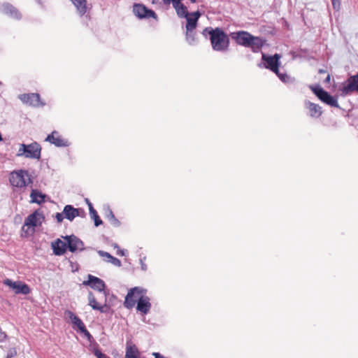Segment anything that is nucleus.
Returning <instances> with one entry per match:
<instances>
[{"label": "nucleus", "mask_w": 358, "mask_h": 358, "mask_svg": "<svg viewBox=\"0 0 358 358\" xmlns=\"http://www.w3.org/2000/svg\"><path fill=\"white\" fill-rule=\"evenodd\" d=\"M83 285L89 286L92 289L96 290L99 292H103L105 296V302L103 305H100L95 298L92 292H89L87 299L88 305L94 310H98L101 313H110L111 312L110 305L108 302L107 296L108 291L106 290L105 282L96 276L91 274L87 275V280L83 282Z\"/></svg>", "instance_id": "obj_1"}, {"label": "nucleus", "mask_w": 358, "mask_h": 358, "mask_svg": "<svg viewBox=\"0 0 358 358\" xmlns=\"http://www.w3.org/2000/svg\"><path fill=\"white\" fill-rule=\"evenodd\" d=\"M145 292L146 290L140 287L131 288L125 297L124 307L129 309L132 308L136 303L137 311L143 315L148 314L151 308V303L150 298L143 294Z\"/></svg>", "instance_id": "obj_2"}, {"label": "nucleus", "mask_w": 358, "mask_h": 358, "mask_svg": "<svg viewBox=\"0 0 358 358\" xmlns=\"http://www.w3.org/2000/svg\"><path fill=\"white\" fill-rule=\"evenodd\" d=\"M202 34L204 37L209 36L212 48L217 52H226L229 47V38L222 28L206 27Z\"/></svg>", "instance_id": "obj_3"}, {"label": "nucleus", "mask_w": 358, "mask_h": 358, "mask_svg": "<svg viewBox=\"0 0 358 358\" xmlns=\"http://www.w3.org/2000/svg\"><path fill=\"white\" fill-rule=\"evenodd\" d=\"M230 36L238 45L245 48H250L253 52L261 51L266 42L265 38L255 36L246 31L231 32Z\"/></svg>", "instance_id": "obj_4"}, {"label": "nucleus", "mask_w": 358, "mask_h": 358, "mask_svg": "<svg viewBox=\"0 0 358 358\" xmlns=\"http://www.w3.org/2000/svg\"><path fill=\"white\" fill-rule=\"evenodd\" d=\"M9 181L13 187L22 188L32 184L33 178L28 171L20 169L10 173Z\"/></svg>", "instance_id": "obj_5"}, {"label": "nucleus", "mask_w": 358, "mask_h": 358, "mask_svg": "<svg viewBox=\"0 0 358 358\" xmlns=\"http://www.w3.org/2000/svg\"><path fill=\"white\" fill-rule=\"evenodd\" d=\"M41 147L37 142L29 145L21 144L17 154V156H24L26 158L39 159L41 158Z\"/></svg>", "instance_id": "obj_6"}, {"label": "nucleus", "mask_w": 358, "mask_h": 358, "mask_svg": "<svg viewBox=\"0 0 358 358\" xmlns=\"http://www.w3.org/2000/svg\"><path fill=\"white\" fill-rule=\"evenodd\" d=\"M310 88L321 101L331 107L340 108L337 98L331 95L319 85H310Z\"/></svg>", "instance_id": "obj_7"}, {"label": "nucleus", "mask_w": 358, "mask_h": 358, "mask_svg": "<svg viewBox=\"0 0 358 358\" xmlns=\"http://www.w3.org/2000/svg\"><path fill=\"white\" fill-rule=\"evenodd\" d=\"M280 55L275 54L273 56H268L265 53H262V59L264 63L258 64L259 68H265L271 70L273 73H278L279 69Z\"/></svg>", "instance_id": "obj_8"}, {"label": "nucleus", "mask_w": 358, "mask_h": 358, "mask_svg": "<svg viewBox=\"0 0 358 358\" xmlns=\"http://www.w3.org/2000/svg\"><path fill=\"white\" fill-rule=\"evenodd\" d=\"M3 284L13 289L15 294H22L27 295L31 292L29 286L21 281L13 282L10 279L6 278L3 280Z\"/></svg>", "instance_id": "obj_9"}, {"label": "nucleus", "mask_w": 358, "mask_h": 358, "mask_svg": "<svg viewBox=\"0 0 358 358\" xmlns=\"http://www.w3.org/2000/svg\"><path fill=\"white\" fill-rule=\"evenodd\" d=\"M133 12L134 15L140 19L150 17L157 19V15L154 10L148 8L146 6L141 3L134 4L133 7Z\"/></svg>", "instance_id": "obj_10"}, {"label": "nucleus", "mask_w": 358, "mask_h": 358, "mask_svg": "<svg viewBox=\"0 0 358 358\" xmlns=\"http://www.w3.org/2000/svg\"><path fill=\"white\" fill-rule=\"evenodd\" d=\"M62 238L66 241L67 249L71 252H75L76 250H84V243L75 235L65 236Z\"/></svg>", "instance_id": "obj_11"}, {"label": "nucleus", "mask_w": 358, "mask_h": 358, "mask_svg": "<svg viewBox=\"0 0 358 358\" xmlns=\"http://www.w3.org/2000/svg\"><path fill=\"white\" fill-rule=\"evenodd\" d=\"M45 141L58 148H65L70 145L69 141L66 138H63L57 131H53L51 134H48L45 138Z\"/></svg>", "instance_id": "obj_12"}, {"label": "nucleus", "mask_w": 358, "mask_h": 358, "mask_svg": "<svg viewBox=\"0 0 358 358\" xmlns=\"http://www.w3.org/2000/svg\"><path fill=\"white\" fill-rule=\"evenodd\" d=\"M18 98L22 103L32 106L44 105V103L41 102L40 95L37 93L22 94L19 95Z\"/></svg>", "instance_id": "obj_13"}, {"label": "nucleus", "mask_w": 358, "mask_h": 358, "mask_svg": "<svg viewBox=\"0 0 358 358\" xmlns=\"http://www.w3.org/2000/svg\"><path fill=\"white\" fill-rule=\"evenodd\" d=\"M0 11L16 20H20L22 18V15L20 11L9 3H3L0 4Z\"/></svg>", "instance_id": "obj_14"}, {"label": "nucleus", "mask_w": 358, "mask_h": 358, "mask_svg": "<svg viewBox=\"0 0 358 358\" xmlns=\"http://www.w3.org/2000/svg\"><path fill=\"white\" fill-rule=\"evenodd\" d=\"M201 15V13L197 10L191 13H187V15L185 17H183V18H185L187 20L185 26L186 30L190 31L196 29Z\"/></svg>", "instance_id": "obj_15"}, {"label": "nucleus", "mask_w": 358, "mask_h": 358, "mask_svg": "<svg viewBox=\"0 0 358 358\" xmlns=\"http://www.w3.org/2000/svg\"><path fill=\"white\" fill-rule=\"evenodd\" d=\"M80 211H82L83 215H85V212L83 209L76 208L71 205H66L63 209L65 218L69 221H73L76 217L80 216Z\"/></svg>", "instance_id": "obj_16"}, {"label": "nucleus", "mask_w": 358, "mask_h": 358, "mask_svg": "<svg viewBox=\"0 0 358 358\" xmlns=\"http://www.w3.org/2000/svg\"><path fill=\"white\" fill-rule=\"evenodd\" d=\"M305 106L308 109V114L311 117L318 118L322 114V108L318 104L306 100L305 101Z\"/></svg>", "instance_id": "obj_17"}, {"label": "nucleus", "mask_w": 358, "mask_h": 358, "mask_svg": "<svg viewBox=\"0 0 358 358\" xmlns=\"http://www.w3.org/2000/svg\"><path fill=\"white\" fill-rule=\"evenodd\" d=\"M64 315L71 320L72 324L76 327L80 332L86 328L82 320L72 311L66 310L64 312Z\"/></svg>", "instance_id": "obj_18"}, {"label": "nucleus", "mask_w": 358, "mask_h": 358, "mask_svg": "<svg viewBox=\"0 0 358 358\" xmlns=\"http://www.w3.org/2000/svg\"><path fill=\"white\" fill-rule=\"evenodd\" d=\"M52 248L53 253L55 255H63L67 250L66 243L62 241L59 238H57L55 241L52 242Z\"/></svg>", "instance_id": "obj_19"}, {"label": "nucleus", "mask_w": 358, "mask_h": 358, "mask_svg": "<svg viewBox=\"0 0 358 358\" xmlns=\"http://www.w3.org/2000/svg\"><path fill=\"white\" fill-rule=\"evenodd\" d=\"M171 3L178 17L183 18L187 15V8L182 3V0H173Z\"/></svg>", "instance_id": "obj_20"}, {"label": "nucleus", "mask_w": 358, "mask_h": 358, "mask_svg": "<svg viewBox=\"0 0 358 358\" xmlns=\"http://www.w3.org/2000/svg\"><path fill=\"white\" fill-rule=\"evenodd\" d=\"M125 358H140L138 348L131 341H127L126 343Z\"/></svg>", "instance_id": "obj_21"}, {"label": "nucleus", "mask_w": 358, "mask_h": 358, "mask_svg": "<svg viewBox=\"0 0 358 358\" xmlns=\"http://www.w3.org/2000/svg\"><path fill=\"white\" fill-rule=\"evenodd\" d=\"M31 203L41 204L45 202V194H43L38 189H34L30 194Z\"/></svg>", "instance_id": "obj_22"}, {"label": "nucleus", "mask_w": 358, "mask_h": 358, "mask_svg": "<svg viewBox=\"0 0 358 358\" xmlns=\"http://www.w3.org/2000/svg\"><path fill=\"white\" fill-rule=\"evenodd\" d=\"M105 210V217L108 220V222L110 223L111 225H113L115 227H118L120 226L121 222L118 219H117L113 212V210L110 208L109 206H108L106 208L104 209Z\"/></svg>", "instance_id": "obj_23"}, {"label": "nucleus", "mask_w": 358, "mask_h": 358, "mask_svg": "<svg viewBox=\"0 0 358 358\" xmlns=\"http://www.w3.org/2000/svg\"><path fill=\"white\" fill-rule=\"evenodd\" d=\"M73 4L76 8L78 13L83 16L87 13V1L86 0H71Z\"/></svg>", "instance_id": "obj_24"}, {"label": "nucleus", "mask_w": 358, "mask_h": 358, "mask_svg": "<svg viewBox=\"0 0 358 358\" xmlns=\"http://www.w3.org/2000/svg\"><path fill=\"white\" fill-rule=\"evenodd\" d=\"M89 210L91 218L94 220V226L97 227L102 224L103 222L99 216L96 210L94 208L92 203H89Z\"/></svg>", "instance_id": "obj_25"}, {"label": "nucleus", "mask_w": 358, "mask_h": 358, "mask_svg": "<svg viewBox=\"0 0 358 358\" xmlns=\"http://www.w3.org/2000/svg\"><path fill=\"white\" fill-rule=\"evenodd\" d=\"M38 215L37 211L28 215L25 219L24 224L27 226L36 227L37 226V216Z\"/></svg>", "instance_id": "obj_26"}, {"label": "nucleus", "mask_w": 358, "mask_h": 358, "mask_svg": "<svg viewBox=\"0 0 358 358\" xmlns=\"http://www.w3.org/2000/svg\"><path fill=\"white\" fill-rule=\"evenodd\" d=\"M279 79L284 83H294L295 80L293 78H291L285 73H280L279 71V69H278V73H275Z\"/></svg>", "instance_id": "obj_27"}, {"label": "nucleus", "mask_w": 358, "mask_h": 358, "mask_svg": "<svg viewBox=\"0 0 358 358\" xmlns=\"http://www.w3.org/2000/svg\"><path fill=\"white\" fill-rule=\"evenodd\" d=\"M185 35H186V40L189 45H192L196 44V33H195L194 30H192V29L190 31L186 30Z\"/></svg>", "instance_id": "obj_28"}, {"label": "nucleus", "mask_w": 358, "mask_h": 358, "mask_svg": "<svg viewBox=\"0 0 358 358\" xmlns=\"http://www.w3.org/2000/svg\"><path fill=\"white\" fill-rule=\"evenodd\" d=\"M93 353L97 358H110L106 354L103 353L99 348H94Z\"/></svg>", "instance_id": "obj_29"}, {"label": "nucleus", "mask_w": 358, "mask_h": 358, "mask_svg": "<svg viewBox=\"0 0 358 358\" xmlns=\"http://www.w3.org/2000/svg\"><path fill=\"white\" fill-rule=\"evenodd\" d=\"M80 333H82L84 335V336L87 338V340L89 342L94 341L93 336L86 328L83 329Z\"/></svg>", "instance_id": "obj_30"}, {"label": "nucleus", "mask_w": 358, "mask_h": 358, "mask_svg": "<svg viewBox=\"0 0 358 358\" xmlns=\"http://www.w3.org/2000/svg\"><path fill=\"white\" fill-rule=\"evenodd\" d=\"M108 262L118 267L121 266L122 265L121 261L113 256H111V257L108 260Z\"/></svg>", "instance_id": "obj_31"}, {"label": "nucleus", "mask_w": 358, "mask_h": 358, "mask_svg": "<svg viewBox=\"0 0 358 358\" xmlns=\"http://www.w3.org/2000/svg\"><path fill=\"white\" fill-rule=\"evenodd\" d=\"M17 355V350L15 348H12L9 349V350L7 352L6 357L8 358H13Z\"/></svg>", "instance_id": "obj_32"}, {"label": "nucleus", "mask_w": 358, "mask_h": 358, "mask_svg": "<svg viewBox=\"0 0 358 358\" xmlns=\"http://www.w3.org/2000/svg\"><path fill=\"white\" fill-rule=\"evenodd\" d=\"M332 6L334 10H338L341 8L340 0H331Z\"/></svg>", "instance_id": "obj_33"}, {"label": "nucleus", "mask_w": 358, "mask_h": 358, "mask_svg": "<svg viewBox=\"0 0 358 358\" xmlns=\"http://www.w3.org/2000/svg\"><path fill=\"white\" fill-rule=\"evenodd\" d=\"M57 222L60 223L63 221L64 218H65L64 215L62 213H57L55 215Z\"/></svg>", "instance_id": "obj_34"}, {"label": "nucleus", "mask_w": 358, "mask_h": 358, "mask_svg": "<svg viewBox=\"0 0 358 358\" xmlns=\"http://www.w3.org/2000/svg\"><path fill=\"white\" fill-rule=\"evenodd\" d=\"M98 254L99 255V256L101 257H106L108 258V260L111 257V255L107 252H105L103 250H98Z\"/></svg>", "instance_id": "obj_35"}, {"label": "nucleus", "mask_w": 358, "mask_h": 358, "mask_svg": "<svg viewBox=\"0 0 358 358\" xmlns=\"http://www.w3.org/2000/svg\"><path fill=\"white\" fill-rule=\"evenodd\" d=\"M145 259V257H143V258L140 259L141 268V270L143 271H145L148 269V266L145 264V263L144 262Z\"/></svg>", "instance_id": "obj_36"}, {"label": "nucleus", "mask_w": 358, "mask_h": 358, "mask_svg": "<svg viewBox=\"0 0 358 358\" xmlns=\"http://www.w3.org/2000/svg\"><path fill=\"white\" fill-rule=\"evenodd\" d=\"M164 5H169L173 0H162Z\"/></svg>", "instance_id": "obj_37"}, {"label": "nucleus", "mask_w": 358, "mask_h": 358, "mask_svg": "<svg viewBox=\"0 0 358 358\" xmlns=\"http://www.w3.org/2000/svg\"><path fill=\"white\" fill-rule=\"evenodd\" d=\"M117 255H120L121 256H124L125 255L124 250H120V251L117 252Z\"/></svg>", "instance_id": "obj_38"}, {"label": "nucleus", "mask_w": 358, "mask_h": 358, "mask_svg": "<svg viewBox=\"0 0 358 358\" xmlns=\"http://www.w3.org/2000/svg\"><path fill=\"white\" fill-rule=\"evenodd\" d=\"M330 80H331V76L329 74H328L326 79L324 80V82L328 83L330 82Z\"/></svg>", "instance_id": "obj_39"}, {"label": "nucleus", "mask_w": 358, "mask_h": 358, "mask_svg": "<svg viewBox=\"0 0 358 358\" xmlns=\"http://www.w3.org/2000/svg\"><path fill=\"white\" fill-rule=\"evenodd\" d=\"M326 72H327V71H326V70H324V69H320L318 70V73H320V74H324V73H325Z\"/></svg>", "instance_id": "obj_40"}, {"label": "nucleus", "mask_w": 358, "mask_h": 358, "mask_svg": "<svg viewBox=\"0 0 358 358\" xmlns=\"http://www.w3.org/2000/svg\"><path fill=\"white\" fill-rule=\"evenodd\" d=\"M87 204L89 206V203H91L88 199H86Z\"/></svg>", "instance_id": "obj_41"}, {"label": "nucleus", "mask_w": 358, "mask_h": 358, "mask_svg": "<svg viewBox=\"0 0 358 358\" xmlns=\"http://www.w3.org/2000/svg\"><path fill=\"white\" fill-rule=\"evenodd\" d=\"M114 248H118V245H117V243H115V244L114 245Z\"/></svg>", "instance_id": "obj_42"}, {"label": "nucleus", "mask_w": 358, "mask_h": 358, "mask_svg": "<svg viewBox=\"0 0 358 358\" xmlns=\"http://www.w3.org/2000/svg\"><path fill=\"white\" fill-rule=\"evenodd\" d=\"M192 3H195L196 0H189Z\"/></svg>", "instance_id": "obj_43"}, {"label": "nucleus", "mask_w": 358, "mask_h": 358, "mask_svg": "<svg viewBox=\"0 0 358 358\" xmlns=\"http://www.w3.org/2000/svg\"><path fill=\"white\" fill-rule=\"evenodd\" d=\"M1 84V83L0 82V85Z\"/></svg>", "instance_id": "obj_44"}, {"label": "nucleus", "mask_w": 358, "mask_h": 358, "mask_svg": "<svg viewBox=\"0 0 358 358\" xmlns=\"http://www.w3.org/2000/svg\"><path fill=\"white\" fill-rule=\"evenodd\" d=\"M6 358H8V357H6Z\"/></svg>", "instance_id": "obj_45"}]
</instances>
